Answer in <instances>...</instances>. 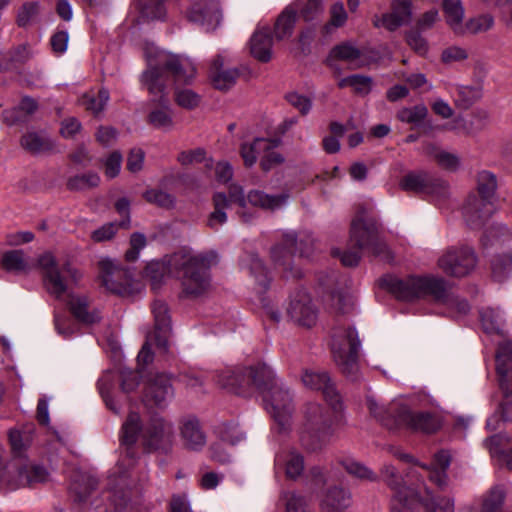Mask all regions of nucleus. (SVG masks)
<instances>
[{
    "mask_svg": "<svg viewBox=\"0 0 512 512\" xmlns=\"http://www.w3.org/2000/svg\"><path fill=\"white\" fill-rule=\"evenodd\" d=\"M147 69L141 75L142 85L155 97H159L162 109L149 114V123L159 129H170L173 125L172 114L165 99L166 79L164 73H170L175 82L190 83L196 69L187 58L167 52H158L155 57L148 56Z\"/></svg>",
    "mask_w": 512,
    "mask_h": 512,
    "instance_id": "f257e3e1",
    "label": "nucleus"
},
{
    "mask_svg": "<svg viewBox=\"0 0 512 512\" xmlns=\"http://www.w3.org/2000/svg\"><path fill=\"white\" fill-rule=\"evenodd\" d=\"M141 436L143 448L148 452L170 450L173 442V425L163 417L154 415L145 425L142 424L141 417L137 412H130L122 424L120 441L125 447V455L118 462V471L120 478L135 463L137 452L135 444ZM116 474V472H114Z\"/></svg>",
    "mask_w": 512,
    "mask_h": 512,
    "instance_id": "f03ea898",
    "label": "nucleus"
},
{
    "mask_svg": "<svg viewBox=\"0 0 512 512\" xmlns=\"http://www.w3.org/2000/svg\"><path fill=\"white\" fill-rule=\"evenodd\" d=\"M380 286L400 300L432 297L435 301L445 304L457 316H464L470 311L467 300L451 295L448 281L440 276H410L400 279L387 275L380 279Z\"/></svg>",
    "mask_w": 512,
    "mask_h": 512,
    "instance_id": "7ed1b4c3",
    "label": "nucleus"
},
{
    "mask_svg": "<svg viewBox=\"0 0 512 512\" xmlns=\"http://www.w3.org/2000/svg\"><path fill=\"white\" fill-rule=\"evenodd\" d=\"M217 261L218 255L214 251L172 254L170 265L176 268V277L181 282L182 294L194 298L205 293L210 287L209 269L217 264Z\"/></svg>",
    "mask_w": 512,
    "mask_h": 512,
    "instance_id": "20e7f679",
    "label": "nucleus"
},
{
    "mask_svg": "<svg viewBox=\"0 0 512 512\" xmlns=\"http://www.w3.org/2000/svg\"><path fill=\"white\" fill-rule=\"evenodd\" d=\"M361 342L355 328L337 327L333 330L331 351L341 373L351 382L361 379L359 348Z\"/></svg>",
    "mask_w": 512,
    "mask_h": 512,
    "instance_id": "39448f33",
    "label": "nucleus"
},
{
    "mask_svg": "<svg viewBox=\"0 0 512 512\" xmlns=\"http://www.w3.org/2000/svg\"><path fill=\"white\" fill-rule=\"evenodd\" d=\"M350 243L374 256L390 259L387 245L379 237V225L371 209L359 206L351 222Z\"/></svg>",
    "mask_w": 512,
    "mask_h": 512,
    "instance_id": "423d86ee",
    "label": "nucleus"
},
{
    "mask_svg": "<svg viewBox=\"0 0 512 512\" xmlns=\"http://www.w3.org/2000/svg\"><path fill=\"white\" fill-rule=\"evenodd\" d=\"M497 187L496 177L488 171H481L477 177L478 194L470 195L463 207L467 225L480 228L495 211L493 197Z\"/></svg>",
    "mask_w": 512,
    "mask_h": 512,
    "instance_id": "0eeeda50",
    "label": "nucleus"
},
{
    "mask_svg": "<svg viewBox=\"0 0 512 512\" xmlns=\"http://www.w3.org/2000/svg\"><path fill=\"white\" fill-rule=\"evenodd\" d=\"M42 270L45 290L56 299H62L76 285L82 274L70 262L59 263L51 252H45L38 258Z\"/></svg>",
    "mask_w": 512,
    "mask_h": 512,
    "instance_id": "6e6552de",
    "label": "nucleus"
},
{
    "mask_svg": "<svg viewBox=\"0 0 512 512\" xmlns=\"http://www.w3.org/2000/svg\"><path fill=\"white\" fill-rule=\"evenodd\" d=\"M314 248V239L310 233L287 232L283 235L282 243L275 245L271 250V257L275 265L282 268L284 277L300 278L302 273L292 266V256H309Z\"/></svg>",
    "mask_w": 512,
    "mask_h": 512,
    "instance_id": "1a4fd4ad",
    "label": "nucleus"
},
{
    "mask_svg": "<svg viewBox=\"0 0 512 512\" xmlns=\"http://www.w3.org/2000/svg\"><path fill=\"white\" fill-rule=\"evenodd\" d=\"M303 413L301 442L310 451L321 450L329 442L332 435L330 419L318 403L307 404Z\"/></svg>",
    "mask_w": 512,
    "mask_h": 512,
    "instance_id": "9d476101",
    "label": "nucleus"
},
{
    "mask_svg": "<svg viewBox=\"0 0 512 512\" xmlns=\"http://www.w3.org/2000/svg\"><path fill=\"white\" fill-rule=\"evenodd\" d=\"M9 439L14 453V459L11 462V467L17 472L16 480L7 481V485L10 487V490L46 481L48 473L45 468L30 462L23 455V444L20 433L17 431L11 432L9 434Z\"/></svg>",
    "mask_w": 512,
    "mask_h": 512,
    "instance_id": "9b49d317",
    "label": "nucleus"
},
{
    "mask_svg": "<svg viewBox=\"0 0 512 512\" xmlns=\"http://www.w3.org/2000/svg\"><path fill=\"white\" fill-rule=\"evenodd\" d=\"M478 257L468 245H454L444 249L436 266L446 276L461 279L469 276L477 267Z\"/></svg>",
    "mask_w": 512,
    "mask_h": 512,
    "instance_id": "f8f14e48",
    "label": "nucleus"
},
{
    "mask_svg": "<svg viewBox=\"0 0 512 512\" xmlns=\"http://www.w3.org/2000/svg\"><path fill=\"white\" fill-rule=\"evenodd\" d=\"M265 401L279 432L288 431L291 428L294 413L292 391L282 381L275 382L267 391Z\"/></svg>",
    "mask_w": 512,
    "mask_h": 512,
    "instance_id": "ddd939ff",
    "label": "nucleus"
},
{
    "mask_svg": "<svg viewBox=\"0 0 512 512\" xmlns=\"http://www.w3.org/2000/svg\"><path fill=\"white\" fill-rule=\"evenodd\" d=\"M152 313L155 321V331L147 335L146 342L143 344L137 356L138 365H148L153 361V352L151 344L159 348L166 349L167 338L170 331V317L167 305L162 301H155L152 305Z\"/></svg>",
    "mask_w": 512,
    "mask_h": 512,
    "instance_id": "4468645a",
    "label": "nucleus"
},
{
    "mask_svg": "<svg viewBox=\"0 0 512 512\" xmlns=\"http://www.w3.org/2000/svg\"><path fill=\"white\" fill-rule=\"evenodd\" d=\"M496 370L499 386L504 395L500 405L503 421H512V343L505 341L499 344L496 353Z\"/></svg>",
    "mask_w": 512,
    "mask_h": 512,
    "instance_id": "2eb2a0df",
    "label": "nucleus"
},
{
    "mask_svg": "<svg viewBox=\"0 0 512 512\" xmlns=\"http://www.w3.org/2000/svg\"><path fill=\"white\" fill-rule=\"evenodd\" d=\"M174 396L171 377L166 373L147 375L142 392V402L148 409H164Z\"/></svg>",
    "mask_w": 512,
    "mask_h": 512,
    "instance_id": "dca6fc26",
    "label": "nucleus"
},
{
    "mask_svg": "<svg viewBox=\"0 0 512 512\" xmlns=\"http://www.w3.org/2000/svg\"><path fill=\"white\" fill-rule=\"evenodd\" d=\"M98 267L101 284L106 290L120 296L133 294V281L129 270L111 259L100 260Z\"/></svg>",
    "mask_w": 512,
    "mask_h": 512,
    "instance_id": "f3484780",
    "label": "nucleus"
},
{
    "mask_svg": "<svg viewBox=\"0 0 512 512\" xmlns=\"http://www.w3.org/2000/svg\"><path fill=\"white\" fill-rule=\"evenodd\" d=\"M399 186L406 192L432 195L440 199L449 195V187L444 180L424 171L409 172L400 180Z\"/></svg>",
    "mask_w": 512,
    "mask_h": 512,
    "instance_id": "a211bd4d",
    "label": "nucleus"
},
{
    "mask_svg": "<svg viewBox=\"0 0 512 512\" xmlns=\"http://www.w3.org/2000/svg\"><path fill=\"white\" fill-rule=\"evenodd\" d=\"M301 381L306 388L320 391L325 401L334 411L342 409V397L327 371L304 369L301 374Z\"/></svg>",
    "mask_w": 512,
    "mask_h": 512,
    "instance_id": "6ab92c4d",
    "label": "nucleus"
},
{
    "mask_svg": "<svg viewBox=\"0 0 512 512\" xmlns=\"http://www.w3.org/2000/svg\"><path fill=\"white\" fill-rule=\"evenodd\" d=\"M287 315L296 324L309 328L316 323L318 314L310 295L298 289L290 295Z\"/></svg>",
    "mask_w": 512,
    "mask_h": 512,
    "instance_id": "aec40b11",
    "label": "nucleus"
},
{
    "mask_svg": "<svg viewBox=\"0 0 512 512\" xmlns=\"http://www.w3.org/2000/svg\"><path fill=\"white\" fill-rule=\"evenodd\" d=\"M186 17L190 22L211 30L219 25L222 14L217 0H198L186 11Z\"/></svg>",
    "mask_w": 512,
    "mask_h": 512,
    "instance_id": "412c9836",
    "label": "nucleus"
},
{
    "mask_svg": "<svg viewBox=\"0 0 512 512\" xmlns=\"http://www.w3.org/2000/svg\"><path fill=\"white\" fill-rule=\"evenodd\" d=\"M334 61H343L350 69H359L368 64L364 50L351 41L341 42L331 49L327 63L332 69H336Z\"/></svg>",
    "mask_w": 512,
    "mask_h": 512,
    "instance_id": "4be33fe9",
    "label": "nucleus"
},
{
    "mask_svg": "<svg viewBox=\"0 0 512 512\" xmlns=\"http://www.w3.org/2000/svg\"><path fill=\"white\" fill-rule=\"evenodd\" d=\"M399 427L414 431L434 433L440 428L438 417L430 412H411L406 406L399 412Z\"/></svg>",
    "mask_w": 512,
    "mask_h": 512,
    "instance_id": "5701e85b",
    "label": "nucleus"
},
{
    "mask_svg": "<svg viewBox=\"0 0 512 512\" xmlns=\"http://www.w3.org/2000/svg\"><path fill=\"white\" fill-rule=\"evenodd\" d=\"M411 1L393 0L392 11L382 16L373 17V25L377 28L384 27L389 31H394L398 27L406 24L411 19Z\"/></svg>",
    "mask_w": 512,
    "mask_h": 512,
    "instance_id": "b1692460",
    "label": "nucleus"
},
{
    "mask_svg": "<svg viewBox=\"0 0 512 512\" xmlns=\"http://www.w3.org/2000/svg\"><path fill=\"white\" fill-rule=\"evenodd\" d=\"M239 76L238 68L227 67L222 55H217L212 60L209 68V79L215 89L220 91L229 90L236 84Z\"/></svg>",
    "mask_w": 512,
    "mask_h": 512,
    "instance_id": "393cba45",
    "label": "nucleus"
},
{
    "mask_svg": "<svg viewBox=\"0 0 512 512\" xmlns=\"http://www.w3.org/2000/svg\"><path fill=\"white\" fill-rule=\"evenodd\" d=\"M366 405L369 413L382 425L388 429L399 428V412L405 409L404 405L391 403L386 407L378 403V401L370 395L366 397Z\"/></svg>",
    "mask_w": 512,
    "mask_h": 512,
    "instance_id": "a878e982",
    "label": "nucleus"
},
{
    "mask_svg": "<svg viewBox=\"0 0 512 512\" xmlns=\"http://www.w3.org/2000/svg\"><path fill=\"white\" fill-rule=\"evenodd\" d=\"M179 429L181 439L187 449L199 451L206 445V434L197 418L182 419Z\"/></svg>",
    "mask_w": 512,
    "mask_h": 512,
    "instance_id": "bb28decb",
    "label": "nucleus"
},
{
    "mask_svg": "<svg viewBox=\"0 0 512 512\" xmlns=\"http://www.w3.org/2000/svg\"><path fill=\"white\" fill-rule=\"evenodd\" d=\"M395 491L391 500V512H415L419 503H422V486L420 485L417 487L403 485Z\"/></svg>",
    "mask_w": 512,
    "mask_h": 512,
    "instance_id": "cd10ccee",
    "label": "nucleus"
},
{
    "mask_svg": "<svg viewBox=\"0 0 512 512\" xmlns=\"http://www.w3.org/2000/svg\"><path fill=\"white\" fill-rule=\"evenodd\" d=\"M450 464L451 455L449 451L441 450L434 455L431 464L422 467L427 470L430 481L440 489H444L448 485L447 469Z\"/></svg>",
    "mask_w": 512,
    "mask_h": 512,
    "instance_id": "c85d7f7f",
    "label": "nucleus"
},
{
    "mask_svg": "<svg viewBox=\"0 0 512 512\" xmlns=\"http://www.w3.org/2000/svg\"><path fill=\"white\" fill-rule=\"evenodd\" d=\"M273 38L269 27L258 28L250 39V53L260 62H269L272 58Z\"/></svg>",
    "mask_w": 512,
    "mask_h": 512,
    "instance_id": "c756f323",
    "label": "nucleus"
},
{
    "mask_svg": "<svg viewBox=\"0 0 512 512\" xmlns=\"http://www.w3.org/2000/svg\"><path fill=\"white\" fill-rule=\"evenodd\" d=\"M243 381L247 382V388L254 385L257 389L263 391H268L275 382H279L273 370L265 363L247 367L246 377H243Z\"/></svg>",
    "mask_w": 512,
    "mask_h": 512,
    "instance_id": "7c9ffc66",
    "label": "nucleus"
},
{
    "mask_svg": "<svg viewBox=\"0 0 512 512\" xmlns=\"http://www.w3.org/2000/svg\"><path fill=\"white\" fill-rule=\"evenodd\" d=\"M352 497L349 490L332 486L327 489L321 500V512H343L351 505Z\"/></svg>",
    "mask_w": 512,
    "mask_h": 512,
    "instance_id": "2f4dec72",
    "label": "nucleus"
},
{
    "mask_svg": "<svg viewBox=\"0 0 512 512\" xmlns=\"http://www.w3.org/2000/svg\"><path fill=\"white\" fill-rule=\"evenodd\" d=\"M69 308L73 316L84 324H94L100 321V313L96 309H90V303L85 296L69 295Z\"/></svg>",
    "mask_w": 512,
    "mask_h": 512,
    "instance_id": "473e14b6",
    "label": "nucleus"
},
{
    "mask_svg": "<svg viewBox=\"0 0 512 512\" xmlns=\"http://www.w3.org/2000/svg\"><path fill=\"white\" fill-rule=\"evenodd\" d=\"M277 140L266 138H255L252 142L243 143L241 145L240 153L243 158L244 164L247 167L254 165L260 154L263 152L275 149L278 146Z\"/></svg>",
    "mask_w": 512,
    "mask_h": 512,
    "instance_id": "72a5a7b5",
    "label": "nucleus"
},
{
    "mask_svg": "<svg viewBox=\"0 0 512 512\" xmlns=\"http://www.w3.org/2000/svg\"><path fill=\"white\" fill-rule=\"evenodd\" d=\"M298 9L297 4L289 5L277 17L274 25V36L276 40L282 41L292 36Z\"/></svg>",
    "mask_w": 512,
    "mask_h": 512,
    "instance_id": "f704fd0d",
    "label": "nucleus"
},
{
    "mask_svg": "<svg viewBox=\"0 0 512 512\" xmlns=\"http://www.w3.org/2000/svg\"><path fill=\"white\" fill-rule=\"evenodd\" d=\"M243 377H246V368L226 369L218 375L217 382L235 394H244L247 382L243 381Z\"/></svg>",
    "mask_w": 512,
    "mask_h": 512,
    "instance_id": "c9c22d12",
    "label": "nucleus"
},
{
    "mask_svg": "<svg viewBox=\"0 0 512 512\" xmlns=\"http://www.w3.org/2000/svg\"><path fill=\"white\" fill-rule=\"evenodd\" d=\"M21 147L31 154H40L54 150V142L37 132H27L20 139Z\"/></svg>",
    "mask_w": 512,
    "mask_h": 512,
    "instance_id": "e433bc0d",
    "label": "nucleus"
},
{
    "mask_svg": "<svg viewBox=\"0 0 512 512\" xmlns=\"http://www.w3.org/2000/svg\"><path fill=\"white\" fill-rule=\"evenodd\" d=\"M288 194L269 195L260 190H251L247 195V204L266 210H275L284 205Z\"/></svg>",
    "mask_w": 512,
    "mask_h": 512,
    "instance_id": "4c0bfd02",
    "label": "nucleus"
},
{
    "mask_svg": "<svg viewBox=\"0 0 512 512\" xmlns=\"http://www.w3.org/2000/svg\"><path fill=\"white\" fill-rule=\"evenodd\" d=\"M443 10L447 24L459 35L465 34L464 24L462 23L464 10L460 0H444Z\"/></svg>",
    "mask_w": 512,
    "mask_h": 512,
    "instance_id": "58836bf2",
    "label": "nucleus"
},
{
    "mask_svg": "<svg viewBox=\"0 0 512 512\" xmlns=\"http://www.w3.org/2000/svg\"><path fill=\"white\" fill-rule=\"evenodd\" d=\"M212 201L214 210L208 216L207 226L217 230L227 221L226 209L229 207V200L225 193L217 192L213 195Z\"/></svg>",
    "mask_w": 512,
    "mask_h": 512,
    "instance_id": "ea45409f",
    "label": "nucleus"
},
{
    "mask_svg": "<svg viewBox=\"0 0 512 512\" xmlns=\"http://www.w3.org/2000/svg\"><path fill=\"white\" fill-rule=\"evenodd\" d=\"M176 268L170 265V256L163 261H153L146 267V275L154 289L158 288L168 275L176 276Z\"/></svg>",
    "mask_w": 512,
    "mask_h": 512,
    "instance_id": "a19ab883",
    "label": "nucleus"
},
{
    "mask_svg": "<svg viewBox=\"0 0 512 512\" xmlns=\"http://www.w3.org/2000/svg\"><path fill=\"white\" fill-rule=\"evenodd\" d=\"M277 463H284L287 477L296 479L304 470L303 456L295 450L283 452L276 456Z\"/></svg>",
    "mask_w": 512,
    "mask_h": 512,
    "instance_id": "79ce46f5",
    "label": "nucleus"
},
{
    "mask_svg": "<svg viewBox=\"0 0 512 512\" xmlns=\"http://www.w3.org/2000/svg\"><path fill=\"white\" fill-rule=\"evenodd\" d=\"M339 464L350 476L360 481L375 482L378 480V476L370 468L353 458L340 459Z\"/></svg>",
    "mask_w": 512,
    "mask_h": 512,
    "instance_id": "37998d69",
    "label": "nucleus"
},
{
    "mask_svg": "<svg viewBox=\"0 0 512 512\" xmlns=\"http://www.w3.org/2000/svg\"><path fill=\"white\" fill-rule=\"evenodd\" d=\"M505 492L501 486H493L481 496L478 512H498L503 506Z\"/></svg>",
    "mask_w": 512,
    "mask_h": 512,
    "instance_id": "c03bdc74",
    "label": "nucleus"
},
{
    "mask_svg": "<svg viewBox=\"0 0 512 512\" xmlns=\"http://www.w3.org/2000/svg\"><path fill=\"white\" fill-rule=\"evenodd\" d=\"M422 489L426 496H422L425 512H454V499L450 497H433L422 481Z\"/></svg>",
    "mask_w": 512,
    "mask_h": 512,
    "instance_id": "a18cd8bd",
    "label": "nucleus"
},
{
    "mask_svg": "<svg viewBox=\"0 0 512 512\" xmlns=\"http://www.w3.org/2000/svg\"><path fill=\"white\" fill-rule=\"evenodd\" d=\"M454 96L455 104L459 108L468 109L481 98L482 92L479 87L457 85Z\"/></svg>",
    "mask_w": 512,
    "mask_h": 512,
    "instance_id": "49530a36",
    "label": "nucleus"
},
{
    "mask_svg": "<svg viewBox=\"0 0 512 512\" xmlns=\"http://www.w3.org/2000/svg\"><path fill=\"white\" fill-rule=\"evenodd\" d=\"M109 100V92L106 89H101L97 93H86L81 98V105L86 110L90 111L94 115L99 114L103 111Z\"/></svg>",
    "mask_w": 512,
    "mask_h": 512,
    "instance_id": "de8ad7c7",
    "label": "nucleus"
},
{
    "mask_svg": "<svg viewBox=\"0 0 512 512\" xmlns=\"http://www.w3.org/2000/svg\"><path fill=\"white\" fill-rule=\"evenodd\" d=\"M428 115L425 105L419 104L413 107H404L397 112V119L401 122L419 126Z\"/></svg>",
    "mask_w": 512,
    "mask_h": 512,
    "instance_id": "09e8293b",
    "label": "nucleus"
},
{
    "mask_svg": "<svg viewBox=\"0 0 512 512\" xmlns=\"http://www.w3.org/2000/svg\"><path fill=\"white\" fill-rule=\"evenodd\" d=\"M138 8L142 17L150 20L162 19L166 14L164 0H139Z\"/></svg>",
    "mask_w": 512,
    "mask_h": 512,
    "instance_id": "8fccbe9b",
    "label": "nucleus"
},
{
    "mask_svg": "<svg viewBox=\"0 0 512 512\" xmlns=\"http://www.w3.org/2000/svg\"><path fill=\"white\" fill-rule=\"evenodd\" d=\"M425 151L428 155L432 156L442 168L455 170L459 164V159L456 155L442 151L432 144L426 145Z\"/></svg>",
    "mask_w": 512,
    "mask_h": 512,
    "instance_id": "3c124183",
    "label": "nucleus"
},
{
    "mask_svg": "<svg viewBox=\"0 0 512 512\" xmlns=\"http://www.w3.org/2000/svg\"><path fill=\"white\" fill-rule=\"evenodd\" d=\"M492 276L496 281H503L512 270V256L503 254L493 258L491 263Z\"/></svg>",
    "mask_w": 512,
    "mask_h": 512,
    "instance_id": "603ef678",
    "label": "nucleus"
},
{
    "mask_svg": "<svg viewBox=\"0 0 512 512\" xmlns=\"http://www.w3.org/2000/svg\"><path fill=\"white\" fill-rule=\"evenodd\" d=\"M481 323L488 334L500 333L502 320L500 314L493 308H486L480 312Z\"/></svg>",
    "mask_w": 512,
    "mask_h": 512,
    "instance_id": "864d4df0",
    "label": "nucleus"
},
{
    "mask_svg": "<svg viewBox=\"0 0 512 512\" xmlns=\"http://www.w3.org/2000/svg\"><path fill=\"white\" fill-rule=\"evenodd\" d=\"M99 182V176L96 173L89 172L71 177L67 182V187L69 190L80 191L96 187Z\"/></svg>",
    "mask_w": 512,
    "mask_h": 512,
    "instance_id": "5fc2aeb1",
    "label": "nucleus"
},
{
    "mask_svg": "<svg viewBox=\"0 0 512 512\" xmlns=\"http://www.w3.org/2000/svg\"><path fill=\"white\" fill-rule=\"evenodd\" d=\"M144 198L147 202L155 204L164 209H171L175 206V197L172 194L162 190H148L144 193Z\"/></svg>",
    "mask_w": 512,
    "mask_h": 512,
    "instance_id": "6e6d98bb",
    "label": "nucleus"
},
{
    "mask_svg": "<svg viewBox=\"0 0 512 512\" xmlns=\"http://www.w3.org/2000/svg\"><path fill=\"white\" fill-rule=\"evenodd\" d=\"M2 266L7 271L20 272L26 269L24 253L21 250L6 252L2 257Z\"/></svg>",
    "mask_w": 512,
    "mask_h": 512,
    "instance_id": "4d7b16f0",
    "label": "nucleus"
},
{
    "mask_svg": "<svg viewBox=\"0 0 512 512\" xmlns=\"http://www.w3.org/2000/svg\"><path fill=\"white\" fill-rule=\"evenodd\" d=\"M218 434L223 443L236 445L245 438L237 424L225 423L219 427Z\"/></svg>",
    "mask_w": 512,
    "mask_h": 512,
    "instance_id": "13d9d810",
    "label": "nucleus"
},
{
    "mask_svg": "<svg viewBox=\"0 0 512 512\" xmlns=\"http://www.w3.org/2000/svg\"><path fill=\"white\" fill-rule=\"evenodd\" d=\"M113 387V379L110 374L103 375L98 381V389L99 392L107 406L108 409L118 414L120 412V407L116 405L112 396L111 390Z\"/></svg>",
    "mask_w": 512,
    "mask_h": 512,
    "instance_id": "bf43d9fd",
    "label": "nucleus"
},
{
    "mask_svg": "<svg viewBox=\"0 0 512 512\" xmlns=\"http://www.w3.org/2000/svg\"><path fill=\"white\" fill-rule=\"evenodd\" d=\"M250 272L254 276L258 285L263 290H266L269 286L270 278L268 277L267 270L264 267L262 260L255 255L251 256Z\"/></svg>",
    "mask_w": 512,
    "mask_h": 512,
    "instance_id": "052dcab7",
    "label": "nucleus"
},
{
    "mask_svg": "<svg viewBox=\"0 0 512 512\" xmlns=\"http://www.w3.org/2000/svg\"><path fill=\"white\" fill-rule=\"evenodd\" d=\"M81 479L83 487L76 483L71 486V490L76 494L79 502L85 501L98 486V480L93 476L83 475Z\"/></svg>",
    "mask_w": 512,
    "mask_h": 512,
    "instance_id": "680f3d73",
    "label": "nucleus"
},
{
    "mask_svg": "<svg viewBox=\"0 0 512 512\" xmlns=\"http://www.w3.org/2000/svg\"><path fill=\"white\" fill-rule=\"evenodd\" d=\"M175 102L182 108L193 109L198 106L200 96L191 89H175Z\"/></svg>",
    "mask_w": 512,
    "mask_h": 512,
    "instance_id": "e2e57ef3",
    "label": "nucleus"
},
{
    "mask_svg": "<svg viewBox=\"0 0 512 512\" xmlns=\"http://www.w3.org/2000/svg\"><path fill=\"white\" fill-rule=\"evenodd\" d=\"M492 16L486 14L470 19L465 25V33H481L489 30L493 26Z\"/></svg>",
    "mask_w": 512,
    "mask_h": 512,
    "instance_id": "0e129e2a",
    "label": "nucleus"
},
{
    "mask_svg": "<svg viewBox=\"0 0 512 512\" xmlns=\"http://www.w3.org/2000/svg\"><path fill=\"white\" fill-rule=\"evenodd\" d=\"M406 42L409 47L420 56L426 55L429 50L427 40L419 33V31L412 30L407 32Z\"/></svg>",
    "mask_w": 512,
    "mask_h": 512,
    "instance_id": "69168bd1",
    "label": "nucleus"
},
{
    "mask_svg": "<svg viewBox=\"0 0 512 512\" xmlns=\"http://www.w3.org/2000/svg\"><path fill=\"white\" fill-rule=\"evenodd\" d=\"M468 58V52L458 46H450L445 48L441 53V61L446 65L462 62Z\"/></svg>",
    "mask_w": 512,
    "mask_h": 512,
    "instance_id": "338daca9",
    "label": "nucleus"
},
{
    "mask_svg": "<svg viewBox=\"0 0 512 512\" xmlns=\"http://www.w3.org/2000/svg\"><path fill=\"white\" fill-rule=\"evenodd\" d=\"M286 503V512H309L306 508V501L304 497L297 495L294 492H286L283 495Z\"/></svg>",
    "mask_w": 512,
    "mask_h": 512,
    "instance_id": "774afa93",
    "label": "nucleus"
}]
</instances>
